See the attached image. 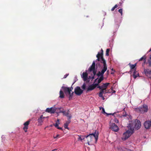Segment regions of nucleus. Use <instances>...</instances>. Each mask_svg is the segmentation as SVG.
I'll return each mask as SVG.
<instances>
[{"mask_svg": "<svg viewBox=\"0 0 151 151\" xmlns=\"http://www.w3.org/2000/svg\"><path fill=\"white\" fill-rule=\"evenodd\" d=\"M131 124H129L127 126L128 130L124 132L122 138V140L124 141L127 139L134 132L133 131L134 125L131 126Z\"/></svg>", "mask_w": 151, "mask_h": 151, "instance_id": "f257e3e1", "label": "nucleus"}, {"mask_svg": "<svg viewBox=\"0 0 151 151\" xmlns=\"http://www.w3.org/2000/svg\"><path fill=\"white\" fill-rule=\"evenodd\" d=\"M99 133L98 131H95L94 133L90 134L86 136L88 141V144L89 145H92V142L95 139L96 142L98 137Z\"/></svg>", "mask_w": 151, "mask_h": 151, "instance_id": "f03ea898", "label": "nucleus"}, {"mask_svg": "<svg viewBox=\"0 0 151 151\" xmlns=\"http://www.w3.org/2000/svg\"><path fill=\"white\" fill-rule=\"evenodd\" d=\"M129 124H132L131 126H132L134 125L133 131H134V129L136 130H138L140 129L141 127V123L140 121L138 119H136L132 121Z\"/></svg>", "mask_w": 151, "mask_h": 151, "instance_id": "7ed1b4c3", "label": "nucleus"}, {"mask_svg": "<svg viewBox=\"0 0 151 151\" xmlns=\"http://www.w3.org/2000/svg\"><path fill=\"white\" fill-rule=\"evenodd\" d=\"M136 111L141 113L147 112L148 110V106L144 104L141 107L136 109Z\"/></svg>", "mask_w": 151, "mask_h": 151, "instance_id": "20e7f679", "label": "nucleus"}, {"mask_svg": "<svg viewBox=\"0 0 151 151\" xmlns=\"http://www.w3.org/2000/svg\"><path fill=\"white\" fill-rule=\"evenodd\" d=\"M60 109H62V108H57L55 107H52L50 108H47L45 111L48 113L53 114L57 110Z\"/></svg>", "mask_w": 151, "mask_h": 151, "instance_id": "39448f33", "label": "nucleus"}, {"mask_svg": "<svg viewBox=\"0 0 151 151\" xmlns=\"http://www.w3.org/2000/svg\"><path fill=\"white\" fill-rule=\"evenodd\" d=\"M110 129L112 131L117 132L119 129V127L115 123H112L110 125Z\"/></svg>", "mask_w": 151, "mask_h": 151, "instance_id": "423d86ee", "label": "nucleus"}, {"mask_svg": "<svg viewBox=\"0 0 151 151\" xmlns=\"http://www.w3.org/2000/svg\"><path fill=\"white\" fill-rule=\"evenodd\" d=\"M61 88L67 96L69 94H70V92L72 91V89L70 88L69 87L62 86Z\"/></svg>", "mask_w": 151, "mask_h": 151, "instance_id": "0eeeda50", "label": "nucleus"}, {"mask_svg": "<svg viewBox=\"0 0 151 151\" xmlns=\"http://www.w3.org/2000/svg\"><path fill=\"white\" fill-rule=\"evenodd\" d=\"M83 90L81 89L79 86H77L75 89V93L78 96L80 95L83 93Z\"/></svg>", "mask_w": 151, "mask_h": 151, "instance_id": "6e6552de", "label": "nucleus"}, {"mask_svg": "<svg viewBox=\"0 0 151 151\" xmlns=\"http://www.w3.org/2000/svg\"><path fill=\"white\" fill-rule=\"evenodd\" d=\"M101 63L103 64V67L101 71L104 73L107 70V66L106 63V60L104 59H103L102 60H101Z\"/></svg>", "mask_w": 151, "mask_h": 151, "instance_id": "1a4fd4ad", "label": "nucleus"}, {"mask_svg": "<svg viewBox=\"0 0 151 151\" xmlns=\"http://www.w3.org/2000/svg\"><path fill=\"white\" fill-rule=\"evenodd\" d=\"M98 86V84L97 83L93 84L90 85L87 89L86 92H88L90 91L93 90Z\"/></svg>", "mask_w": 151, "mask_h": 151, "instance_id": "9d476101", "label": "nucleus"}, {"mask_svg": "<svg viewBox=\"0 0 151 151\" xmlns=\"http://www.w3.org/2000/svg\"><path fill=\"white\" fill-rule=\"evenodd\" d=\"M30 122V120H29L25 122L23 124L24 127H23V129L26 132L27 131V129H28V125Z\"/></svg>", "mask_w": 151, "mask_h": 151, "instance_id": "9b49d317", "label": "nucleus"}, {"mask_svg": "<svg viewBox=\"0 0 151 151\" xmlns=\"http://www.w3.org/2000/svg\"><path fill=\"white\" fill-rule=\"evenodd\" d=\"M145 127L146 129H149L151 127V122L150 121H147L144 123Z\"/></svg>", "mask_w": 151, "mask_h": 151, "instance_id": "f8f14e48", "label": "nucleus"}, {"mask_svg": "<svg viewBox=\"0 0 151 151\" xmlns=\"http://www.w3.org/2000/svg\"><path fill=\"white\" fill-rule=\"evenodd\" d=\"M95 61H93L91 65L88 69V71L91 72L92 71V70H95Z\"/></svg>", "mask_w": 151, "mask_h": 151, "instance_id": "ddd939ff", "label": "nucleus"}, {"mask_svg": "<svg viewBox=\"0 0 151 151\" xmlns=\"http://www.w3.org/2000/svg\"><path fill=\"white\" fill-rule=\"evenodd\" d=\"M108 92H107L106 89H105L102 88L101 90L100 91V92L99 93V97H103V94H105L107 93Z\"/></svg>", "mask_w": 151, "mask_h": 151, "instance_id": "4468645a", "label": "nucleus"}, {"mask_svg": "<svg viewBox=\"0 0 151 151\" xmlns=\"http://www.w3.org/2000/svg\"><path fill=\"white\" fill-rule=\"evenodd\" d=\"M81 77L83 81H86L87 80L88 78V74L87 72H83Z\"/></svg>", "mask_w": 151, "mask_h": 151, "instance_id": "2eb2a0df", "label": "nucleus"}, {"mask_svg": "<svg viewBox=\"0 0 151 151\" xmlns=\"http://www.w3.org/2000/svg\"><path fill=\"white\" fill-rule=\"evenodd\" d=\"M60 110V111L59 112H61L63 113V115L65 116H67L69 114V113L68 112H66L65 111H63V108H62V109H59ZM69 111V110L68 111Z\"/></svg>", "mask_w": 151, "mask_h": 151, "instance_id": "dca6fc26", "label": "nucleus"}, {"mask_svg": "<svg viewBox=\"0 0 151 151\" xmlns=\"http://www.w3.org/2000/svg\"><path fill=\"white\" fill-rule=\"evenodd\" d=\"M45 117H44L42 115H41L40 118L38 119V122L40 123H41L43 122L44 121V118Z\"/></svg>", "mask_w": 151, "mask_h": 151, "instance_id": "f3484780", "label": "nucleus"}, {"mask_svg": "<svg viewBox=\"0 0 151 151\" xmlns=\"http://www.w3.org/2000/svg\"><path fill=\"white\" fill-rule=\"evenodd\" d=\"M71 121L70 120H68V121H66L65 123L64 124V127L65 129H68V126L70 123Z\"/></svg>", "mask_w": 151, "mask_h": 151, "instance_id": "a211bd4d", "label": "nucleus"}, {"mask_svg": "<svg viewBox=\"0 0 151 151\" xmlns=\"http://www.w3.org/2000/svg\"><path fill=\"white\" fill-rule=\"evenodd\" d=\"M59 97L61 99H63L65 97V95L63 91L61 90H60L59 92Z\"/></svg>", "mask_w": 151, "mask_h": 151, "instance_id": "6ab92c4d", "label": "nucleus"}, {"mask_svg": "<svg viewBox=\"0 0 151 151\" xmlns=\"http://www.w3.org/2000/svg\"><path fill=\"white\" fill-rule=\"evenodd\" d=\"M133 77L134 79H135L137 76H139V74L137 72L136 70L135 69L133 74Z\"/></svg>", "mask_w": 151, "mask_h": 151, "instance_id": "aec40b11", "label": "nucleus"}, {"mask_svg": "<svg viewBox=\"0 0 151 151\" xmlns=\"http://www.w3.org/2000/svg\"><path fill=\"white\" fill-rule=\"evenodd\" d=\"M109 84L110 83H103L102 85L103 88L106 89L108 86L109 85Z\"/></svg>", "mask_w": 151, "mask_h": 151, "instance_id": "412c9836", "label": "nucleus"}, {"mask_svg": "<svg viewBox=\"0 0 151 151\" xmlns=\"http://www.w3.org/2000/svg\"><path fill=\"white\" fill-rule=\"evenodd\" d=\"M104 73L101 71H99L96 74V76L98 77H101L104 76Z\"/></svg>", "mask_w": 151, "mask_h": 151, "instance_id": "4be33fe9", "label": "nucleus"}, {"mask_svg": "<svg viewBox=\"0 0 151 151\" xmlns=\"http://www.w3.org/2000/svg\"><path fill=\"white\" fill-rule=\"evenodd\" d=\"M103 50L102 49H101V52H99L98 54H99V55L101 56V60H102V59H104V58L103 57Z\"/></svg>", "mask_w": 151, "mask_h": 151, "instance_id": "5701e85b", "label": "nucleus"}, {"mask_svg": "<svg viewBox=\"0 0 151 151\" xmlns=\"http://www.w3.org/2000/svg\"><path fill=\"white\" fill-rule=\"evenodd\" d=\"M104 79V76H101L100 77L99 79L98 80V83H96L97 84H98V85L100 83L101 81H102Z\"/></svg>", "mask_w": 151, "mask_h": 151, "instance_id": "b1692460", "label": "nucleus"}, {"mask_svg": "<svg viewBox=\"0 0 151 151\" xmlns=\"http://www.w3.org/2000/svg\"><path fill=\"white\" fill-rule=\"evenodd\" d=\"M141 60H143L144 61V63L145 64V63L146 61V56L145 55L143 56L139 60V61Z\"/></svg>", "mask_w": 151, "mask_h": 151, "instance_id": "393cba45", "label": "nucleus"}, {"mask_svg": "<svg viewBox=\"0 0 151 151\" xmlns=\"http://www.w3.org/2000/svg\"><path fill=\"white\" fill-rule=\"evenodd\" d=\"M129 65L130 66L131 69L132 70V69H134V68H135V67L136 65V63H135L134 64L132 65H131L129 63Z\"/></svg>", "mask_w": 151, "mask_h": 151, "instance_id": "a878e982", "label": "nucleus"}, {"mask_svg": "<svg viewBox=\"0 0 151 151\" xmlns=\"http://www.w3.org/2000/svg\"><path fill=\"white\" fill-rule=\"evenodd\" d=\"M96 57L97 58V59L96 60V61L97 62V61H100L101 62V60H101V56L99 55V54H97Z\"/></svg>", "mask_w": 151, "mask_h": 151, "instance_id": "bb28decb", "label": "nucleus"}, {"mask_svg": "<svg viewBox=\"0 0 151 151\" xmlns=\"http://www.w3.org/2000/svg\"><path fill=\"white\" fill-rule=\"evenodd\" d=\"M149 52L151 51V48L150 50H149ZM149 65L150 66H151V55H150L149 59L148 61Z\"/></svg>", "mask_w": 151, "mask_h": 151, "instance_id": "cd10ccee", "label": "nucleus"}, {"mask_svg": "<svg viewBox=\"0 0 151 151\" xmlns=\"http://www.w3.org/2000/svg\"><path fill=\"white\" fill-rule=\"evenodd\" d=\"M59 119H58L57 120V122L54 125L57 128V129L59 127H58V124L59 123Z\"/></svg>", "mask_w": 151, "mask_h": 151, "instance_id": "c85d7f7f", "label": "nucleus"}, {"mask_svg": "<svg viewBox=\"0 0 151 151\" xmlns=\"http://www.w3.org/2000/svg\"><path fill=\"white\" fill-rule=\"evenodd\" d=\"M73 93V92H72L71 93L70 92V94H68V95H69V100H70L72 98Z\"/></svg>", "mask_w": 151, "mask_h": 151, "instance_id": "c756f323", "label": "nucleus"}, {"mask_svg": "<svg viewBox=\"0 0 151 151\" xmlns=\"http://www.w3.org/2000/svg\"><path fill=\"white\" fill-rule=\"evenodd\" d=\"M118 6L117 4H116L111 9V11H114L115 9L116 8H117Z\"/></svg>", "mask_w": 151, "mask_h": 151, "instance_id": "7c9ffc66", "label": "nucleus"}, {"mask_svg": "<svg viewBox=\"0 0 151 151\" xmlns=\"http://www.w3.org/2000/svg\"><path fill=\"white\" fill-rule=\"evenodd\" d=\"M109 49H107L106 50V55L108 56L109 55Z\"/></svg>", "mask_w": 151, "mask_h": 151, "instance_id": "2f4dec72", "label": "nucleus"}, {"mask_svg": "<svg viewBox=\"0 0 151 151\" xmlns=\"http://www.w3.org/2000/svg\"><path fill=\"white\" fill-rule=\"evenodd\" d=\"M81 88H82L84 90L85 89H86V84L84 83L83 84Z\"/></svg>", "mask_w": 151, "mask_h": 151, "instance_id": "473e14b6", "label": "nucleus"}, {"mask_svg": "<svg viewBox=\"0 0 151 151\" xmlns=\"http://www.w3.org/2000/svg\"><path fill=\"white\" fill-rule=\"evenodd\" d=\"M102 109V113L103 114L106 113V112H105V111L103 107H100V109Z\"/></svg>", "mask_w": 151, "mask_h": 151, "instance_id": "72a5a7b5", "label": "nucleus"}, {"mask_svg": "<svg viewBox=\"0 0 151 151\" xmlns=\"http://www.w3.org/2000/svg\"><path fill=\"white\" fill-rule=\"evenodd\" d=\"M92 71H93V75L94 76H95L96 75V69L93 70H92Z\"/></svg>", "mask_w": 151, "mask_h": 151, "instance_id": "f704fd0d", "label": "nucleus"}, {"mask_svg": "<svg viewBox=\"0 0 151 151\" xmlns=\"http://www.w3.org/2000/svg\"><path fill=\"white\" fill-rule=\"evenodd\" d=\"M118 12L120 13L121 15H122V9H120L119 10Z\"/></svg>", "mask_w": 151, "mask_h": 151, "instance_id": "c9c22d12", "label": "nucleus"}, {"mask_svg": "<svg viewBox=\"0 0 151 151\" xmlns=\"http://www.w3.org/2000/svg\"><path fill=\"white\" fill-rule=\"evenodd\" d=\"M59 137H60V135L58 134L56 136H54L53 138L54 139L58 138Z\"/></svg>", "mask_w": 151, "mask_h": 151, "instance_id": "e433bc0d", "label": "nucleus"}, {"mask_svg": "<svg viewBox=\"0 0 151 151\" xmlns=\"http://www.w3.org/2000/svg\"><path fill=\"white\" fill-rule=\"evenodd\" d=\"M79 137L78 138V140H81L82 141V140L84 139V138L82 139L81 137L80 136L78 135V136Z\"/></svg>", "mask_w": 151, "mask_h": 151, "instance_id": "4c0bfd02", "label": "nucleus"}, {"mask_svg": "<svg viewBox=\"0 0 151 151\" xmlns=\"http://www.w3.org/2000/svg\"><path fill=\"white\" fill-rule=\"evenodd\" d=\"M67 116L68 117V120H70L71 118V115H68Z\"/></svg>", "mask_w": 151, "mask_h": 151, "instance_id": "58836bf2", "label": "nucleus"}, {"mask_svg": "<svg viewBox=\"0 0 151 151\" xmlns=\"http://www.w3.org/2000/svg\"><path fill=\"white\" fill-rule=\"evenodd\" d=\"M97 88H99V89L101 90L103 88L102 86H98L97 87Z\"/></svg>", "mask_w": 151, "mask_h": 151, "instance_id": "ea45409f", "label": "nucleus"}, {"mask_svg": "<svg viewBox=\"0 0 151 151\" xmlns=\"http://www.w3.org/2000/svg\"><path fill=\"white\" fill-rule=\"evenodd\" d=\"M114 121L116 123H119V120L116 118L115 119Z\"/></svg>", "mask_w": 151, "mask_h": 151, "instance_id": "a19ab883", "label": "nucleus"}, {"mask_svg": "<svg viewBox=\"0 0 151 151\" xmlns=\"http://www.w3.org/2000/svg\"><path fill=\"white\" fill-rule=\"evenodd\" d=\"M68 75V74H65V75L64 76L63 78H66Z\"/></svg>", "mask_w": 151, "mask_h": 151, "instance_id": "79ce46f5", "label": "nucleus"}, {"mask_svg": "<svg viewBox=\"0 0 151 151\" xmlns=\"http://www.w3.org/2000/svg\"><path fill=\"white\" fill-rule=\"evenodd\" d=\"M56 111V112L57 114H58V113H60L59 112L60 111V110H57Z\"/></svg>", "mask_w": 151, "mask_h": 151, "instance_id": "37998d69", "label": "nucleus"}, {"mask_svg": "<svg viewBox=\"0 0 151 151\" xmlns=\"http://www.w3.org/2000/svg\"><path fill=\"white\" fill-rule=\"evenodd\" d=\"M58 129H60V130H63V129H62V128H61V127H58Z\"/></svg>", "mask_w": 151, "mask_h": 151, "instance_id": "c03bdc74", "label": "nucleus"}, {"mask_svg": "<svg viewBox=\"0 0 151 151\" xmlns=\"http://www.w3.org/2000/svg\"><path fill=\"white\" fill-rule=\"evenodd\" d=\"M94 76H94L93 75V76H92L91 77V79H94Z\"/></svg>", "mask_w": 151, "mask_h": 151, "instance_id": "a18cd8bd", "label": "nucleus"}, {"mask_svg": "<svg viewBox=\"0 0 151 151\" xmlns=\"http://www.w3.org/2000/svg\"><path fill=\"white\" fill-rule=\"evenodd\" d=\"M100 65V64H99V63H97L96 64V66H99V65Z\"/></svg>", "mask_w": 151, "mask_h": 151, "instance_id": "49530a36", "label": "nucleus"}, {"mask_svg": "<svg viewBox=\"0 0 151 151\" xmlns=\"http://www.w3.org/2000/svg\"><path fill=\"white\" fill-rule=\"evenodd\" d=\"M98 79V78H97L95 80V81H94V82H96V81Z\"/></svg>", "mask_w": 151, "mask_h": 151, "instance_id": "de8ad7c7", "label": "nucleus"}, {"mask_svg": "<svg viewBox=\"0 0 151 151\" xmlns=\"http://www.w3.org/2000/svg\"><path fill=\"white\" fill-rule=\"evenodd\" d=\"M91 79V77L90 76H89L88 77V79Z\"/></svg>", "mask_w": 151, "mask_h": 151, "instance_id": "09e8293b", "label": "nucleus"}, {"mask_svg": "<svg viewBox=\"0 0 151 151\" xmlns=\"http://www.w3.org/2000/svg\"><path fill=\"white\" fill-rule=\"evenodd\" d=\"M150 72H145L146 73H150Z\"/></svg>", "mask_w": 151, "mask_h": 151, "instance_id": "8fccbe9b", "label": "nucleus"}, {"mask_svg": "<svg viewBox=\"0 0 151 151\" xmlns=\"http://www.w3.org/2000/svg\"><path fill=\"white\" fill-rule=\"evenodd\" d=\"M70 88L72 90L73 89V88L71 87Z\"/></svg>", "mask_w": 151, "mask_h": 151, "instance_id": "3c124183", "label": "nucleus"}, {"mask_svg": "<svg viewBox=\"0 0 151 151\" xmlns=\"http://www.w3.org/2000/svg\"><path fill=\"white\" fill-rule=\"evenodd\" d=\"M123 115L124 116H126L127 115L126 114H123Z\"/></svg>", "mask_w": 151, "mask_h": 151, "instance_id": "603ef678", "label": "nucleus"}, {"mask_svg": "<svg viewBox=\"0 0 151 151\" xmlns=\"http://www.w3.org/2000/svg\"><path fill=\"white\" fill-rule=\"evenodd\" d=\"M119 4H120V5H121L122 3L121 2L119 3Z\"/></svg>", "mask_w": 151, "mask_h": 151, "instance_id": "864d4df0", "label": "nucleus"}, {"mask_svg": "<svg viewBox=\"0 0 151 151\" xmlns=\"http://www.w3.org/2000/svg\"><path fill=\"white\" fill-rule=\"evenodd\" d=\"M102 98H103V99L104 100V98L103 96V97H102Z\"/></svg>", "mask_w": 151, "mask_h": 151, "instance_id": "5fc2aeb1", "label": "nucleus"}, {"mask_svg": "<svg viewBox=\"0 0 151 151\" xmlns=\"http://www.w3.org/2000/svg\"><path fill=\"white\" fill-rule=\"evenodd\" d=\"M114 113L113 114H112L113 115H114Z\"/></svg>", "mask_w": 151, "mask_h": 151, "instance_id": "6e6d98bb", "label": "nucleus"}, {"mask_svg": "<svg viewBox=\"0 0 151 151\" xmlns=\"http://www.w3.org/2000/svg\"><path fill=\"white\" fill-rule=\"evenodd\" d=\"M124 109H125V108H124V109H123V110H124Z\"/></svg>", "mask_w": 151, "mask_h": 151, "instance_id": "4d7b16f0", "label": "nucleus"}, {"mask_svg": "<svg viewBox=\"0 0 151 151\" xmlns=\"http://www.w3.org/2000/svg\"><path fill=\"white\" fill-rule=\"evenodd\" d=\"M109 72V70H108L107 71V72Z\"/></svg>", "mask_w": 151, "mask_h": 151, "instance_id": "13d9d810", "label": "nucleus"}, {"mask_svg": "<svg viewBox=\"0 0 151 151\" xmlns=\"http://www.w3.org/2000/svg\"><path fill=\"white\" fill-rule=\"evenodd\" d=\"M126 114V113H125V114Z\"/></svg>", "mask_w": 151, "mask_h": 151, "instance_id": "bf43d9fd", "label": "nucleus"}, {"mask_svg": "<svg viewBox=\"0 0 151 151\" xmlns=\"http://www.w3.org/2000/svg\"><path fill=\"white\" fill-rule=\"evenodd\" d=\"M131 151H132V150H131Z\"/></svg>", "mask_w": 151, "mask_h": 151, "instance_id": "052dcab7", "label": "nucleus"}]
</instances>
